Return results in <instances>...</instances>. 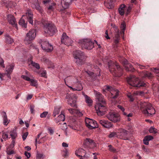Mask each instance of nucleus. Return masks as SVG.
Instances as JSON below:
<instances>
[{"mask_svg": "<svg viewBox=\"0 0 159 159\" xmlns=\"http://www.w3.org/2000/svg\"><path fill=\"white\" fill-rule=\"evenodd\" d=\"M94 92L98 102L95 108L98 115L102 116L105 114L107 110L106 102L103 96L99 92L96 91Z\"/></svg>", "mask_w": 159, "mask_h": 159, "instance_id": "nucleus-1", "label": "nucleus"}, {"mask_svg": "<svg viewBox=\"0 0 159 159\" xmlns=\"http://www.w3.org/2000/svg\"><path fill=\"white\" fill-rule=\"evenodd\" d=\"M140 107L143 113L146 116H150L155 113V110L149 103L141 102Z\"/></svg>", "mask_w": 159, "mask_h": 159, "instance_id": "nucleus-2", "label": "nucleus"}, {"mask_svg": "<svg viewBox=\"0 0 159 159\" xmlns=\"http://www.w3.org/2000/svg\"><path fill=\"white\" fill-rule=\"evenodd\" d=\"M108 66L110 71L114 76L119 77L122 75L123 69L118 64L110 61L108 62Z\"/></svg>", "mask_w": 159, "mask_h": 159, "instance_id": "nucleus-3", "label": "nucleus"}, {"mask_svg": "<svg viewBox=\"0 0 159 159\" xmlns=\"http://www.w3.org/2000/svg\"><path fill=\"white\" fill-rule=\"evenodd\" d=\"M88 68L93 71L88 70L86 72L93 79H95L96 77L100 75V70L97 65L92 64L90 66H88Z\"/></svg>", "mask_w": 159, "mask_h": 159, "instance_id": "nucleus-4", "label": "nucleus"}, {"mask_svg": "<svg viewBox=\"0 0 159 159\" xmlns=\"http://www.w3.org/2000/svg\"><path fill=\"white\" fill-rule=\"evenodd\" d=\"M127 82L130 85L136 87H145L146 85L144 82L140 80L138 78L134 75L131 76L128 79Z\"/></svg>", "mask_w": 159, "mask_h": 159, "instance_id": "nucleus-5", "label": "nucleus"}, {"mask_svg": "<svg viewBox=\"0 0 159 159\" xmlns=\"http://www.w3.org/2000/svg\"><path fill=\"white\" fill-rule=\"evenodd\" d=\"M91 152L89 149L84 147V149L80 148L75 151V154L80 159H88Z\"/></svg>", "mask_w": 159, "mask_h": 159, "instance_id": "nucleus-6", "label": "nucleus"}, {"mask_svg": "<svg viewBox=\"0 0 159 159\" xmlns=\"http://www.w3.org/2000/svg\"><path fill=\"white\" fill-rule=\"evenodd\" d=\"M73 55L77 65L81 66L84 63V60L86 57L84 52L80 50H76L74 52Z\"/></svg>", "mask_w": 159, "mask_h": 159, "instance_id": "nucleus-7", "label": "nucleus"}, {"mask_svg": "<svg viewBox=\"0 0 159 159\" xmlns=\"http://www.w3.org/2000/svg\"><path fill=\"white\" fill-rule=\"evenodd\" d=\"M44 30L45 33L49 36L53 35L57 31L54 25L49 23H46L44 24Z\"/></svg>", "mask_w": 159, "mask_h": 159, "instance_id": "nucleus-8", "label": "nucleus"}, {"mask_svg": "<svg viewBox=\"0 0 159 159\" xmlns=\"http://www.w3.org/2000/svg\"><path fill=\"white\" fill-rule=\"evenodd\" d=\"M79 43L83 49L90 50L94 47V43L90 39H85L79 40Z\"/></svg>", "mask_w": 159, "mask_h": 159, "instance_id": "nucleus-9", "label": "nucleus"}, {"mask_svg": "<svg viewBox=\"0 0 159 159\" xmlns=\"http://www.w3.org/2000/svg\"><path fill=\"white\" fill-rule=\"evenodd\" d=\"M36 37V31L34 29L30 30L26 34V37L24 40V42L26 44L31 43L32 41Z\"/></svg>", "mask_w": 159, "mask_h": 159, "instance_id": "nucleus-10", "label": "nucleus"}, {"mask_svg": "<svg viewBox=\"0 0 159 159\" xmlns=\"http://www.w3.org/2000/svg\"><path fill=\"white\" fill-rule=\"evenodd\" d=\"M106 117L109 120L114 123L119 122L120 120L119 115L113 112H109L107 115Z\"/></svg>", "mask_w": 159, "mask_h": 159, "instance_id": "nucleus-11", "label": "nucleus"}, {"mask_svg": "<svg viewBox=\"0 0 159 159\" xmlns=\"http://www.w3.org/2000/svg\"><path fill=\"white\" fill-rule=\"evenodd\" d=\"M105 88V89L103 90V92H106L107 90L110 91V96L111 98L115 99L118 97L119 92L117 90L114 89L110 86L107 85L106 86Z\"/></svg>", "mask_w": 159, "mask_h": 159, "instance_id": "nucleus-12", "label": "nucleus"}, {"mask_svg": "<svg viewBox=\"0 0 159 159\" xmlns=\"http://www.w3.org/2000/svg\"><path fill=\"white\" fill-rule=\"evenodd\" d=\"M85 123L86 126L90 129H93L98 127L96 121L88 118H85Z\"/></svg>", "mask_w": 159, "mask_h": 159, "instance_id": "nucleus-13", "label": "nucleus"}, {"mask_svg": "<svg viewBox=\"0 0 159 159\" xmlns=\"http://www.w3.org/2000/svg\"><path fill=\"white\" fill-rule=\"evenodd\" d=\"M69 98L68 101L69 104L72 107H76L77 99L76 95L74 94H68L66 96V98Z\"/></svg>", "mask_w": 159, "mask_h": 159, "instance_id": "nucleus-14", "label": "nucleus"}, {"mask_svg": "<svg viewBox=\"0 0 159 159\" xmlns=\"http://www.w3.org/2000/svg\"><path fill=\"white\" fill-rule=\"evenodd\" d=\"M61 42L62 43L68 46L71 45L73 41L72 40L67 36L66 33H63L61 39Z\"/></svg>", "mask_w": 159, "mask_h": 159, "instance_id": "nucleus-15", "label": "nucleus"}, {"mask_svg": "<svg viewBox=\"0 0 159 159\" xmlns=\"http://www.w3.org/2000/svg\"><path fill=\"white\" fill-rule=\"evenodd\" d=\"M41 46L42 49L47 52H50L53 49L52 46L47 41H43Z\"/></svg>", "mask_w": 159, "mask_h": 159, "instance_id": "nucleus-16", "label": "nucleus"}, {"mask_svg": "<svg viewBox=\"0 0 159 159\" xmlns=\"http://www.w3.org/2000/svg\"><path fill=\"white\" fill-rule=\"evenodd\" d=\"M128 134V132L126 130L123 129H120L117 132V137L124 140H128L127 137Z\"/></svg>", "mask_w": 159, "mask_h": 159, "instance_id": "nucleus-17", "label": "nucleus"}, {"mask_svg": "<svg viewBox=\"0 0 159 159\" xmlns=\"http://www.w3.org/2000/svg\"><path fill=\"white\" fill-rule=\"evenodd\" d=\"M84 147L87 149L92 148L96 146V144L93 141L89 138H87L84 140Z\"/></svg>", "mask_w": 159, "mask_h": 159, "instance_id": "nucleus-18", "label": "nucleus"}, {"mask_svg": "<svg viewBox=\"0 0 159 159\" xmlns=\"http://www.w3.org/2000/svg\"><path fill=\"white\" fill-rule=\"evenodd\" d=\"M26 16L29 23L31 25L33 24V14L31 10H28L26 13L25 15H23L22 16Z\"/></svg>", "mask_w": 159, "mask_h": 159, "instance_id": "nucleus-19", "label": "nucleus"}, {"mask_svg": "<svg viewBox=\"0 0 159 159\" xmlns=\"http://www.w3.org/2000/svg\"><path fill=\"white\" fill-rule=\"evenodd\" d=\"M98 121L99 123L105 128H109L112 126V123L108 120H99Z\"/></svg>", "mask_w": 159, "mask_h": 159, "instance_id": "nucleus-20", "label": "nucleus"}, {"mask_svg": "<svg viewBox=\"0 0 159 159\" xmlns=\"http://www.w3.org/2000/svg\"><path fill=\"white\" fill-rule=\"evenodd\" d=\"M72 0H63L61 1V3L64 9L61 10L62 13H65L66 12L65 8H67L70 4Z\"/></svg>", "mask_w": 159, "mask_h": 159, "instance_id": "nucleus-21", "label": "nucleus"}, {"mask_svg": "<svg viewBox=\"0 0 159 159\" xmlns=\"http://www.w3.org/2000/svg\"><path fill=\"white\" fill-rule=\"evenodd\" d=\"M7 19L9 23L13 26L17 28V24L16 20L13 16L11 15H8L7 16Z\"/></svg>", "mask_w": 159, "mask_h": 159, "instance_id": "nucleus-22", "label": "nucleus"}, {"mask_svg": "<svg viewBox=\"0 0 159 159\" xmlns=\"http://www.w3.org/2000/svg\"><path fill=\"white\" fill-rule=\"evenodd\" d=\"M0 78L2 80H9L11 79L10 74L5 72V73H0Z\"/></svg>", "mask_w": 159, "mask_h": 159, "instance_id": "nucleus-23", "label": "nucleus"}, {"mask_svg": "<svg viewBox=\"0 0 159 159\" xmlns=\"http://www.w3.org/2000/svg\"><path fill=\"white\" fill-rule=\"evenodd\" d=\"M31 6L34 9H35L39 11L40 12H42V9L40 6L39 4L38 3H32L31 4Z\"/></svg>", "mask_w": 159, "mask_h": 159, "instance_id": "nucleus-24", "label": "nucleus"}, {"mask_svg": "<svg viewBox=\"0 0 159 159\" xmlns=\"http://www.w3.org/2000/svg\"><path fill=\"white\" fill-rule=\"evenodd\" d=\"M9 134L12 140H14L17 136V134L16 129H13L11 130Z\"/></svg>", "mask_w": 159, "mask_h": 159, "instance_id": "nucleus-25", "label": "nucleus"}, {"mask_svg": "<svg viewBox=\"0 0 159 159\" xmlns=\"http://www.w3.org/2000/svg\"><path fill=\"white\" fill-rule=\"evenodd\" d=\"M14 68V66L12 64L9 65L6 68V72L10 74L12 72Z\"/></svg>", "mask_w": 159, "mask_h": 159, "instance_id": "nucleus-26", "label": "nucleus"}, {"mask_svg": "<svg viewBox=\"0 0 159 159\" xmlns=\"http://www.w3.org/2000/svg\"><path fill=\"white\" fill-rule=\"evenodd\" d=\"M5 39L6 42L7 43L11 44L14 42L13 39L8 35H6Z\"/></svg>", "mask_w": 159, "mask_h": 159, "instance_id": "nucleus-27", "label": "nucleus"}, {"mask_svg": "<svg viewBox=\"0 0 159 159\" xmlns=\"http://www.w3.org/2000/svg\"><path fill=\"white\" fill-rule=\"evenodd\" d=\"M3 124L5 125H7L8 123V121L7 119V116L5 112H3Z\"/></svg>", "mask_w": 159, "mask_h": 159, "instance_id": "nucleus-28", "label": "nucleus"}, {"mask_svg": "<svg viewBox=\"0 0 159 159\" xmlns=\"http://www.w3.org/2000/svg\"><path fill=\"white\" fill-rule=\"evenodd\" d=\"M72 81L74 83L73 86L75 87L76 88L79 87V84H80L82 85L80 83V81L78 80V79L76 78H75Z\"/></svg>", "mask_w": 159, "mask_h": 159, "instance_id": "nucleus-29", "label": "nucleus"}, {"mask_svg": "<svg viewBox=\"0 0 159 159\" xmlns=\"http://www.w3.org/2000/svg\"><path fill=\"white\" fill-rule=\"evenodd\" d=\"M68 87L70 89L72 90L73 91H80L83 89V87L82 85L80 84H79V86L78 88H73L72 87L68 86Z\"/></svg>", "mask_w": 159, "mask_h": 159, "instance_id": "nucleus-30", "label": "nucleus"}, {"mask_svg": "<svg viewBox=\"0 0 159 159\" xmlns=\"http://www.w3.org/2000/svg\"><path fill=\"white\" fill-rule=\"evenodd\" d=\"M19 24L23 27L26 28L27 27V23H25V20L22 18L20 20Z\"/></svg>", "mask_w": 159, "mask_h": 159, "instance_id": "nucleus-31", "label": "nucleus"}, {"mask_svg": "<svg viewBox=\"0 0 159 159\" xmlns=\"http://www.w3.org/2000/svg\"><path fill=\"white\" fill-rule=\"evenodd\" d=\"M84 97L85 99V101L86 102L89 104V105H91L93 102L92 100L87 95H84Z\"/></svg>", "mask_w": 159, "mask_h": 159, "instance_id": "nucleus-32", "label": "nucleus"}, {"mask_svg": "<svg viewBox=\"0 0 159 159\" xmlns=\"http://www.w3.org/2000/svg\"><path fill=\"white\" fill-rule=\"evenodd\" d=\"M114 28L115 30H116V33L115 34V37L116 39H120V33H119V30L117 29V27L116 26H115L114 27Z\"/></svg>", "mask_w": 159, "mask_h": 159, "instance_id": "nucleus-33", "label": "nucleus"}, {"mask_svg": "<svg viewBox=\"0 0 159 159\" xmlns=\"http://www.w3.org/2000/svg\"><path fill=\"white\" fill-rule=\"evenodd\" d=\"M115 0H110V2L107 4V7L108 8L112 9L113 7V2Z\"/></svg>", "mask_w": 159, "mask_h": 159, "instance_id": "nucleus-34", "label": "nucleus"}, {"mask_svg": "<svg viewBox=\"0 0 159 159\" xmlns=\"http://www.w3.org/2000/svg\"><path fill=\"white\" fill-rule=\"evenodd\" d=\"M129 66V68L128 66H125V70L127 71H133L134 69L133 67V66L132 65L129 64L128 65Z\"/></svg>", "mask_w": 159, "mask_h": 159, "instance_id": "nucleus-35", "label": "nucleus"}, {"mask_svg": "<svg viewBox=\"0 0 159 159\" xmlns=\"http://www.w3.org/2000/svg\"><path fill=\"white\" fill-rule=\"evenodd\" d=\"M31 64L33 66L35 67L37 69H40V66L38 63L34 62L33 61H32Z\"/></svg>", "mask_w": 159, "mask_h": 159, "instance_id": "nucleus-36", "label": "nucleus"}, {"mask_svg": "<svg viewBox=\"0 0 159 159\" xmlns=\"http://www.w3.org/2000/svg\"><path fill=\"white\" fill-rule=\"evenodd\" d=\"M119 60L120 62H122L124 64H128V61L122 57L120 58Z\"/></svg>", "mask_w": 159, "mask_h": 159, "instance_id": "nucleus-37", "label": "nucleus"}, {"mask_svg": "<svg viewBox=\"0 0 159 159\" xmlns=\"http://www.w3.org/2000/svg\"><path fill=\"white\" fill-rule=\"evenodd\" d=\"M59 120L61 121H64L65 120V116L64 114L62 112H61V114L58 116V117Z\"/></svg>", "mask_w": 159, "mask_h": 159, "instance_id": "nucleus-38", "label": "nucleus"}, {"mask_svg": "<svg viewBox=\"0 0 159 159\" xmlns=\"http://www.w3.org/2000/svg\"><path fill=\"white\" fill-rule=\"evenodd\" d=\"M60 111V109L58 108H55L54 110L53 113V116L54 117L56 116V115L58 114Z\"/></svg>", "mask_w": 159, "mask_h": 159, "instance_id": "nucleus-39", "label": "nucleus"}, {"mask_svg": "<svg viewBox=\"0 0 159 159\" xmlns=\"http://www.w3.org/2000/svg\"><path fill=\"white\" fill-rule=\"evenodd\" d=\"M149 131L150 133L156 134L157 133V129L153 127H151L149 129Z\"/></svg>", "mask_w": 159, "mask_h": 159, "instance_id": "nucleus-40", "label": "nucleus"}, {"mask_svg": "<svg viewBox=\"0 0 159 159\" xmlns=\"http://www.w3.org/2000/svg\"><path fill=\"white\" fill-rule=\"evenodd\" d=\"M29 81L30 82V84L31 86H35L37 85V82L35 80L30 79Z\"/></svg>", "mask_w": 159, "mask_h": 159, "instance_id": "nucleus-41", "label": "nucleus"}, {"mask_svg": "<svg viewBox=\"0 0 159 159\" xmlns=\"http://www.w3.org/2000/svg\"><path fill=\"white\" fill-rule=\"evenodd\" d=\"M117 136V132L116 133L115 132H113L110 133L108 135V137L110 138H112L114 137Z\"/></svg>", "mask_w": 159, "mask_h": 159, "instance_id": "nucleus-42", "label": "nucleus"}, {"mask_svg": "<svg viewBox=\"0 0 159 159\" xmlns=\"http://www.w3.org/2000/svg\"><path fill=\"white\" fill-rule=\"evenodd\" d=\"M144 76L145 77H147L148 78H151L152 76V74L149 72H147L144 75Z\"/></svg>", "mask_w": 159, "mask_h": 159, "instance_id": "nucleus-43", "label": "nucleus"}, {"mask_svg": "<svg viewBox=\"0 0 159 159\" xmlns=\"http://www.w3.org/2000/svg\"><path fill=\"white\" fill-rule=\"evenodd\" d=\"M2 137L3 139L6 140L8 138V134L5 132L3 133Z\"/></svg>", "mask_w": 159, "mask_h": 159, "instance_id": "nucleus-44", "label": "nucleus"}, {"mask_svg": "<svg viewBox=\"0 0 159 159\" xmlns=\"http://www.w3.org/2000/svg\"><path fill=\"white\" fill-rule=\"evenodd\" d=\"M4 60L0 57V66L3 68H4L5 66L4 64Z\"/></svg>", "mask_w": 159, "mask_h": 159, "instance_id": "nucleus-45", "label": "nucleus"}, {"mask_svg": "<svg viewBox=\"0 0 159 159\" xmlns=\"http://www.w3.org/2000/svg\"><path fill=\"white\" fill-rule=\"evenodd\" d=\"M48 112L47 111H44L40 115V117L41 118H44L46 117V116L48 114Z\"/></svg>", "mask_w": 159, "mask_h": 159, "instance_id": "nucleus-46", "label": "nucleus"}, {"mask_svg": "<svg viewBox=\"0 0 159 159\" xmlns=\"http://www.w3.org/2000/svg\"><path fill=\"white\" fill-rule=\"evenodd\" d=\"M125 27L126 26L125 23L124 22L122 23L121 24L120 27L122 29V32L124 31L125 29Z\"/></svg>", "mask_w": 159, "mask_h": 159, "instance_id": "nucleus-47", "label": "nucleus"}, {"mask_svg": "<svg viewBox=\"0 0 159 159\" xmlns=\"http://www.w3.org/2000/svg\"><path fill=\"white\" fill-rule=\"evenodd\" d=\"M129 99V100L131 102H133L134 100V96L130 94H129L127 95Z\"/></svg>", "mask_w": 159, "mask_h": 159, "instance_id": "nucleus-48", "label": "nucleus"}, {"mask_svg": "<svg viewBox=\"0 0 159 159\" xmlns=\"http://www.w3.org/2000/svg\"><path fill=\"white\" fill-rule=\"evenodd\" d=\"M148 141L152 140L153 139V137L151 135H148L146 136L144 138Z\"/></svg>", "mask_w": 159, "mask_h": 159, "instance_id": "nucleus-49", "label": "nucleus"}, {"mask_svg": "<svg viewBox=\"0 0 159 159\" xmlns=\"http://www.w3.org/2000/svg\"><path fill=\"white\" fill-rule=\"evenodd\" d=\"M108 147L109 148V150L111 152H115L116 151V150L112 147L111 145H108Z\"/></svg>", "mask_w": 159, "mask_h": 159, "instance_id": "nucleus-50", "label": "nucleus"}, {"mask_svg": "<svg viewBox=\"0 0 159 159\" xmlns=\"http://www.w3.org/2000/svg\"><path fill=\"white\" fill-rule=\"evenodd\" d=\"M120 15L121 16H123L125 13V10L122 9L121 8H119L118 9Z\"/></svg>", "mask_w": 159, "mask_h": 159, "instance_id": "nucleus-51", "label": "nucleus"}, {"mask_svg": "<svg viewBox=\"0 0 159 159\" xmlns=\"http://www.w3.org/2000/svg\"><path fill=\"white\" fill-rule=\"evenodd\" d=\"M34 106L33 105H30V111L32 114H33L34 113Z\"/></svg>", "mask_w": 159, "mask_h": 159, "instance_id": "nucleus-52", "label": "nucleus"}, {"mask_svg": "<svg viewBox=\"0 0 159 159\" xmlns=\"http://www.w3.org/2000/svg\"><path fill=\"white\" fill-rule=\"evenodd\" d=\"M61 129L63 130L66 129H67L66 124V123H64V124H62L61 125Z\"/></svg>", "mask_w": 159, "mask_h": 159, "instance_id": "nucleus-53", "label": "nucleus"}, {"mask_svg": "<svg viewBox=\"0 0 159 159\" xmlns=\"http://www.w3.org/2000/svg\"><path fill=\"white\" fill-rule=\"evenodd\" d=\"M28 132H26L24 133L22 136V138L23 139L24 141L25 139H26L28 135Z\"/></svg>", "mask_w": 159, "mask_h": 159, "instance_id": "nucleus-54", "label": "nucleus"}, {"mask_svg": "<svg viewBox=\"0 0 159 159\" xmlns=\"http://www.w3.org/2000/svg\"><path fill=\"white\" fill-rule=\"evenodd\" d=\"M21 78H22L24 80L29 81L30 80V79L28 76L24 75H22Z\"/></svg>", "mask_w": 159, "mask_h": 159, "instance_id": "nucleus-55", "label": "nucleus"}, {"mask_svg": "<svg viewBox=\"0 0 159 159\" xmlns=\"http://www.w3.org/2000/svg\"><path fill=\"white\" fill-rule=\"evenodd\" d=\"M55 5L54 3L52 4L51 5H50L49 6L48 8V9L49 10L51 11H53L54 9V6Z\"/></svg>", "mask_w": 159, "mask_h": 159, "instance_id": "nucleus-56", "label": "nucleus"}, {"mask_svg": "<svg viewBox=\"0 0 159 159\" xmlns=\"http://www.w3.org/2000/svg\"><path fill=\"white\" fill-rule=\"evenodd\" d=\"M135 65L137 66H138L141 69H144L145 67V66L143 65H142L140 64H139L137 63H136Z\"/></svg>", "mask_w": 159, "mask_h": 159, "instance_id": "nucleus-57", "label": "nucleus"}, {"mask_svg": "<svg viewBox=\"0 0 159 159\" xmlns=\"http://www.w3.org/2000/svg\"><path fill=\"white\" fill-rule=\"evenodd\" d=\"M7 154L8 155H11L14 153V152L13 150L11 151L7 150L6 151Z\"/></svg>", "mask_w": 159, "mask_h": 159, "instance_id": "nucleus-58", "label": "nucleus"}, {"mask_svg": "<svg viewBox=\"0 0 159 159\" xmlns=\"http://www.w3.org/2000/svg\"><path fill=\"white\" fill-rule=\"evenodd\" d=\"M132 5H130V6H129L128 7L127 9V14H128V13L130 12V11L132 8Z\"/></svg>", "mask_w": 159, "mask_h": 159, "instance_id": "nucleus-59", "label": "nucleus"}, {"mask_svg": "<svg viewBox=\"0 0 159 159\" xmlns=\"http://www.w3.org/2000/svg\"><path fill=\"white\" fill-rule=\"evenodd\" d=\"M46 74V70H43L40 73V75L41 76L45 77Z\"/></svg>", "mask_w": 159, "mask_h": 159, "instance_id": "nucleus-60", "label": "nucleus"}, {"mask_svg": "<svg viewBox=\"0 0 159 159\" xmlns=\"http://www.w3.org/2000/svg\"><path fill=\"white\" fill-rule=\"evenodd\" d=\"M25 155L28 158H29L30 157V153L29 152H25Z\"/></svg>", "mask_w": 159, "mask_h": 159, "instance_id": "nucleus-61", "label": "nucleus"}, {"mask_svg": "<svg viewBox=\"0 0 159 159\" xmlns=\"http://www.w3.org/2000/svg\"><path fill=\"white\" fill-rule=\"evenodd\" d=\"M43 157V155L40 153H38L36 156V158L40 159Z\"/></svg>", "mask_w": 159, "mask_h": 159, "instance_id": "nucleus-62", "label": "nucleus"}, {"mask_svg": "<svg viewBox=\"0 0 159 159\" xmlns=\"http://www.w3.org/2000/svg\"><path fill=\"white\" fill-rule=\"evenodd\" d=\"M117 107L119 109H120L122 111H125V108L121 106L118 105L117 106Z\"/></svg>", "mask_w": 159, "mask_h": 159, "instance_id": "nucleus-63", "label": "nucleus"}, {"mask_svg": "<svg viewBox=\"0 0 159 159\" xmlns=\"http://www.w3.org/2000/svg\"><path fill=\"white\" fill-rule=\"evenodd\" d=\"M93 159H98L97 156L98 155V153H93Z\"/></svg>", "mask_w": 159, "mask_h": 159, "instance_id": "nucleus-64", "label": "nucleus"}]
</instances>
